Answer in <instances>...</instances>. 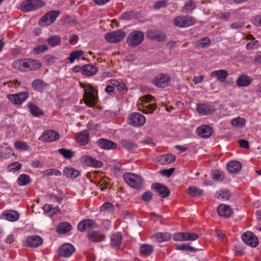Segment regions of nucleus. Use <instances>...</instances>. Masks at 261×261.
I'll return each mask as SVG.
<instances>
[{
    "label": "nucleus",
    "mask_w": 261,
    "mask_h": 261,
    "mask_svg": "<svg viewBox=\"0 0 261 261\" xmlns=\"http://www.w3.org/2000/svg\"><path fill=\"white\" fill-rule=\"evenodd\" d=\"M21 168V164L18 162H14L13 163L10 164L8 168L10 171L15 172Z\"/></svg>",
    "instance_id": "55"
},
{
    "label": "nucleus",
    "mask_w": 261,
    "mask_h": 261,
    "mask_svg": "<svg viewBox=\"0 0 261 261\" xmlns=\"http://www.w3.org/2000/svg\"><path fill=\"white\" fill-rule=\"evenodd\" d=\"M142 199L146 202L149 201L152 198V194L150 191H146L142 195Z\"/></svg>",
    "instance_id": "59"
},
{
    "label": "nucleus",
    "mask_w": 261,
    "mask_h": 261,
    "mask_svg": "<svg viewBox=\"0 0 261 261\" xmlns=\"http://www.w3.org/2000/svg\"><path fill=\"white\" fill-rule=\"evenodd\" d=\"M46 173V174L48 176L56 175L59 176L62 175L61 172L59 170L55 169L48 170Z\"/></svg>",
    "instance_id": "60"
},
{
    "label": "nucleus",
    "mask_w": 261,
    "mask_h": 261,
    "mask_svg": "<svg viewBox=\"0 0 261 261\" xmlns=\"http://www.w3.org/2000/svg\"><path fill=\"white\" fill-rule=\"evenodd\" d=\"M27 246L31 247H37L41 245L43 242L42 239L36 235L28 237L25 241Z\"/></svg>",
    "instance_id": "16"
},
{
    "label": "nucleus",
    "mask_w": 261,
    "mask_h": 261,
    "mask_svg": "<svg viewBox=\"0 0 261 261\" xmlns=\"http://www.w3.org/2000/svg\"><path fill=\"white\" fill-rule=\"evenodd\" d=\"M157 160L159 163L162 165H167L174 161L175 156L172 154H165L158 156Z\"/></svg>",
    "instance_id": "28"
},
{
    "label": "nucleus",
    "mask_w": 261,
    "mask_h": 261,
    "mask_svg": "<svg viewBox=\"0 0 261 261\" xmlns=\"http://www.w3.org/2000/svg\"><path fill=\"white\" fill-rule=\"evenodd\" d=\"M59 138V135L57 132L49 130L44 132L39 140L43 142H51L57 140Z\"/></svg>",
    "instance_id": "12"
},
{
    "label": "nucleus",
    "mask_w": 261,
    "mask_h": 261,
    "mask_svg": "<svg viewBox=\"0 0 261 261\" xmlns=\"http://www.w3.org/2000/svg\"><path fill=\"white\" fill-rule=\"evenodd\" d=\"M187 193L192 196H196L201 195L202 191L196 187H190L188 189Z\"/></svg>",
    "instance_id": "47"
},
{
    "label": "nucleus",
    "mask_w": 261,
    "mask_h": 261,
    "mask_svg": "<svg viewBox=\"0 0 261 261\" xmlns=\"http://www.w3.org/2000/svg\"><path fill=\"white\" fill-rule=\"evenodd\" d=\"M89 239L93 242H99L103 241L105 236L98 231H92L88 234Z\"/></svg>",
    "instance_id": "34"
},
{
    "label": "nucleus",
    "mask_w": 261,
    "mask_h": 261,
    "mask_svg": "<svg viewBox=\"0 0 261 261\" xmlns=\"http://www.w3.org/2000/svg\"><path fill=\"white\" fill-rule=\"evenodd\" d=\"M244 25V23L242 21H238L231 23L230 26L232 29H239L243 28Z\"/></svg>",
    "instance_id": "63"
},
{
    "label": "nucleus",
    "mask_w": 261,
    "mask_h": 261,
    "mask_svg": "<svg viewBox=\"0 0 261 261\" xmlns=\"http://www.w3.org/2000/svg\"><path fill=\"white\" fill-rule=\"evenodd\" d=\"M231 124L237 127H242L245 125L246 123L245 119L242 118H236L231 120Z\"/></svg>",
    "instance_id": "46"
},
{
    "label": "nucleus",
    "mask_w": 261,
    "mask_h": 261,
    "mask_svg": "<svg viewBox=\"0 0 261 261\" xmlns=\"http://www.w3.org/2000/svg\"><path fill=\"white\" fill-rule=\"evenodd\" d=\"M211 44V40L208 37H204L199 39L196 43V46L198 48H206Z\"/></svg>",
    "instance_id": "42"
},
{
    "label": "nucleus",
    "mask_w": 261,
    "mask_h": 261,
    "mask_svg": "<svg viewBox=\"0 0 261 261\" xmlns=\"http://www.w3.org/2000/svg\"><path fill=\"white\" fill-rule=\"evenodd\" d=\"M153 99V97L150 95H146L141 97L139 99V101L140 102L139 104H141L142 102H150Z\"/></svg>",
    "instance_id": "62"
},
{
    "label": "nucleus",
    "mask_w": 261,
    "mask_h": 261,
    "mask_svg": "<svg viewBox=\"0 0 261 261\" xmlns=\"http://www.w3.org/2000/svg\"><path fill=\"white\" fill-rule=\"evenodd\" d=\"M218 199L223 200H226L229 198L230 194L229 192L226 190H220L217 193Z\"/></svg>",
    "instance_id": "45"
},
{
    "label": "nucleus",
    "mask_w": 261,
    "mask_h": 261,
    "mask_svg": "<svg viewBox=\"0 0 261 261\" xmlns=\"http://www.w3.org/2000/svg\"><path fill=\"white\" fill-rule=\"evenodd\" d=\"M80 86L84 89L83 99L84 102L89 107L95 106L98 100L97 91L88 83H80Z\"/></svg>",
    "instance_id": "1"
},
{
    "label": "nucleus",
    "mask_w": 261,
    "mask_h": 261,
    "mask_svg": "<svg viewBox=\"0 0 261 261\" xmlns=\"http://www.w3.org/2000/svg\"><path fill=\"white\" fill-rule=\"evenodd\" d=\"M252 79L246 75L242 74L238 76L236 80V84L238 87H247L252 82Z\"/></svg>",
    "instance_id": "26"
},
{
    "label": "nucleus",
    "mask_w": 261,
    "mask_h": 261,
    "mask_svg": "<svg viewBox=\"0 0 261 261\" xmlns=\"http://www.w3.org/2000/svg\"><path fill=\"white\" fill-rule=\"evenodd\" d=\"M84 54L85 52L81 50L73 51L69 54L68 59L70 63H73L75 60L80 59Z\"/></svg>",
    "instance_id": "38"
},
{
    "label": "nucleus",
    "mask_w": 261,
    "mask_h": 261,
    "mask_svg": "<svg viewBox=\"0 0 261 261\" xmlns=\"http://www.w3.org/2000/svg\"><path fill=\"white\" fill-rule=\"evenodd\" d=\"M122 242V235L120 232L113 234L111 237V244L113 247H119Z\"/></svg>",
    "instance_id": "37"
},
{
    "label": "nucleus",
    "mask_w": 261,
    "mask_h": 261,
    "mask_svg": "<svg viewBox=\"0 0 261 261\" xmlns=\"http://www.w3.org/2000/svg\"><path fill=\"white\" fill-rule=\"evenodd\" d=\"M81 161L88 166L95 168H100L102 166V163L100 161H97L91 156L84 155L81 159Z\"/></svg>",
    "instance_id": "14"
},
{
    "label": "nucleus",
    "mask_w": 261,
    "mask_h": 261,
    "mask_svg": "<svg viewBox=\"0 0 261 261\" xmlns=\"http://www.w3.org/2000/svg\"><path fill=\"white\" fill-rule=\"evenodd\" d=\"M242 241L247 245L255 247L258 244L257 237L251 231H247L242 235Z\"/></svg>",
    "instance_id": "11"
},
{
    "label": "nucleus",
    "mask_w": 261,
    "mask_h": 261,
    "mask_svg": "<svg viewBox=\"0 0 261 261\" xmlns=\"http://www.w3.org/2000/svg\"><path fill=\"white\" fill-rule=\"evenodd\" d=\"M199 235L194 232H185L186 241H194L198 239Z\"/></svg>",
    "instance_id": "53"
},
{
    "label": "nucleus",
    "mask_w": 261,
    "mask_h": 261,
    "mask_svg": "<svg viewBox=\"0 0 261 261\" xmlns=\"http://www.w3.org/2000/svg\"><path fill=\"white\" fill-rule=\"evenodd\" d=\"M17 181L19 186H25L30 182V178L29 175L25 174H22L19 176Z\"/></svg>",
    "instance_id": "43"
},
{
    "label": "nucleus",
    "mask_w": 261,
    "mask_h": 261,
    "mask_svg": "<svg viewBox=\"0 0 261 261\" xmlns=\"http://www.w3.org/2000/svg\"><path fill=\"white\" fill-rule=\"evenodd\" d=\"M63 174L68 178H75L79 176L80 172L72 167H66L64 169Z\"/></svg>",
    "instance_id": "33"
},
{
    "label": "nucleus",
    "mask_w": 261,
    "mask_h": 261,
    "mask_svg": "<svg viewBox=\"0 0 261 261\" xmlns=\"http://www.w3.org/2000/svg\"><path fill=\"white\" fill-rule=\"evenodd\" d=\"M58 152L62 154L64 158L67 159L71 158L74 154V153L72 151L68 149H66L64 148H61L58 150Z\"/></svg>",
    "instance_id": "50"
},
{
    "label": "nucleus",
    "mask_w": 261,
    "mask_h": 261,
    "mask_svg": "<svg viewBox=\"0 0 261 261\" xmlns=\"http://www.w3.org/2000/svg\"><path fill=\"white\" fill-rule=\"evenodd\" d=\"M217 211L219 215L223 217H229L232 214V210L229 205L226 204H220Z\"/></svg>",
    "instance_id": "27"
},
{
    "label": "nucleus",
    "mask_w": 261,
    "mask_h": 261,
    "mask_svg": "<svg viewBox=\"0 0 261 261\" xmlns=\"http://www.w3.org/2000/svg\"><path fill=\"white\" fill-rule=\"evenodd\" d=\"M60 12L57 10L50 11L43 15L39 21V25L47 26L52 24L60 15Z\"/></svg>",
    "instance_id": "5"
},
{
    "label": "nucleus",
    "mask_w": 261,
    "mask_h": 261,
    "mask_svg": "<svg viewBox=\"0 0 261 261\" xmlns=\"http://www.w3.org/2000/svg\"><path fill=\"white\" fill-rule=\"evenodd\" d=\"M125 36L124 32L118 30L106 34L105 39L110 43H117L122 40Z\"/></svg>",
    "instance_id": "10"
},
{
    "label": "nucleus",
    "mask_w": 261,
    "mask_h": 261,
    "mask_svg": "<svg viewBox=\"0 0 261 261\" xmlns=\"http://www.w3.org/2000/svg\"><path fill=\"white\" fill-rule=\"evenodd\" d=\"M153 250V246L149 244H143L140 247V252L141 254L146 256L151 255Z\"/></svg>",
    "instance_id": "35"
},
{
    "label": "nucleus",
    "mask_w": 261,
    "mask_h": 261,
    "mask_svg": "<svg viewBox=\"0 0 261 261\" xmlns=\"http://www.w3.org/2000/svg\"><path fill=\"white\" fill-rule=\"evenodd\" d=\"M213 129L208 125H202L198 127L196 132L198 136L202 138H208L213 133Z\"/></svg>",
    "instance_id": "17"
},
{
    "label": "nucleus",
    "mask_w": 261,
    "mask_h": 261,
    "mask_svg": "<svg viewBox=\"0 0 261 261\" xmlns=\"http://www.w3.org/2000/svg\"><path fill=\"white\" fill-rule=\"evenodd\" d=\"M144 37V34L142 32L134 31L128 34L126 42L130 46H136L143 41Z\"/></svg>",
    "instance_id": "4"
},
{
    "label": "nucleus",
    "mask_w": 261,
    "mask_h": 261,
    "mask_svg": "<svg viewBox=\"0 0 261 261\" xmlns=\"http://www.w3.org/2000/svg\"><path fill=\"white\" fill-rule=\"evenodd\" d=\"M97 143L100 148L104 149H112L117 147L115 143L105 139H99Z\"/></svg>",
    "instance_id": "21"
},
{
    "label": "nucleus",
    "mask_w": 261,
    "mask_h": 261,
    "mask_svg": "<svg viewBox=\"0 0 261 261\" xmlns=\"http://www.w3.org/2000/svg\"><path fill=\"white\" fill-rule=\"evenodd\" d=\"M12 66L17 70L25 72L27 71V59L15 60L12 62Z\"/></svg>",
    "instance_id": "23"
},
{
    "label": "nucleus",
    "mask_w": 261,
    "mask_h": 261,
    "mask_svg": "<svg viewBox=\"0 0 261 261\" xmlns=\"http://www.w3.org/2000/svg\"><path fill=\"white\" fill-rule=\"evenodd\" d=\"M128 123L135 127L142 126L146 121L145 117L139 113H133L128 116Z\"/></svg>",
    "instance_id": "6"
},
{
    "label": "nucleus",
    "mask_w": 261,
    "mask_h": 261,
    "mask_svg": "<svg viewBox=\"0 0 261 261\" xmlns=\"http://www.w3.org/2000/svg\"><path fill=\"white\" fill-rule=\"evenodd\" d=\"M213 179L216 181H222L224 178L223 173L219 170H214L212 172Z\"/></svg>",
    "instance_id": "49"
},
{
    "label": "nucleus",
    "mask_w": 261,
    "mask_h": 261,
    "mask_svg": "<svg viewBox=\"0 0 261 261\" xmlns=\"http://www.w3.org/2000/svg\"><path fill=\"white\" fill-rule=\"evenodd\" d=\"M2 154V159H8L11 155L16 156L13 149L9 147H6L4 150V152H0Z\"/></svg>",
    "instance_id": "48"
},
{
    "label": "nucleus",
    "mask_w": 261,
    "mask_h": 261,
    "mask_svg": "<svg viewBox=\"0 0 261 261\" xmlns=\"http://www.w3.org/2000/svg\"><path fill=\"white\" fill-rule=\"evenodd\" d=\"M195 7V3L192 1H190L185 5L183 8V12H187L189 11H191L193 9H194Z\"/></svg>",
    "instance_id": "52"
},
{
    "label": "nucleus",
    "mask_w": 261,
    "mask_h": 261,
    "mask_svg": "<svg viewBox=\"0 0 261 261\" xmlns=\"http://www.w3.org/2000/svg\"><path fill=\"white\" fill-rule=\"evenodd\" d=\"M97 226L96 223L92 220L87 219L81 221L77 226V228L80 231L95 228Z\"/></svg>",
    "instance_id": "15"
},
{
    "label": "nucleus",
    "mask_w": 261,
    "mask_h": 261,
    "mask_svg": "<svg viewBox=\"0 0 261 261\" xmlns=\"http://www.w3.org/2000/svg\"><path fill=\"white\" fill-rule=\"evenodd\" d=\"M170 79V78L169 75L161 73L152 80V83L156 87L164 88L169 85Z\"/></svg>",
    "instance_id": "9"
},
{
    "label": "nucleus",
    "mask_w": 261,
    "mask_h": 261,
    "mask_svg": "<svg viewBox=\"0 0 261 261\" xmlns=\"http://www.w3.org/2000/svg\"><path fill=\"white\" fill-rule=\"evenodd\" d=\"M41 66L40 61L31 59H27V71L35 70Z\"/></svg>",
    "instance_id": "30"
},
{
    "label": "nucleus",
    "mask_w": 261,
    "mask_h": 261,
    "mask_svg": "<svg viewBox=\"0 0 261 261\" xmlns=\"http://www.w3.org/2000/svg\"><path fill=\"white\" fill-rule=\"evenodd\" d=\"M156 109V106L154 104H151L147 106L145 109L142 110V112L145 114L152 113Z\"/></svg>",
    "instance_id": "58"
},
{
    "label": "nucleus",
    "mask_w": 261,
    "mask_h": 261,
    "mask_svg": "<svg viewBox=\"0 0 261 261\" xmlns=\"http://www.w3.org/2000/svg\"><path fill=\"white\" fill-rule=\"evenodd\" d=\"M61 42V38L58 35H54L48 38L47 39L48 44L51 47L58 45Z\"/></svg>",
    "instance_id": "44"
},
{
    "label": "nucleus",
    "mask_w": 261,
    "mask_h": 261,
    "mask_svg": "<svg viewBox=\"0 0 261 261\" xmlns=\"http://www.w3.org/2000/svg\"><path fill=\"white\" fill-rule=\"evenodd\" d=\"M196 110L200 114L203 115H210L215 111V109L213 106L206 104H197Z\"/></svg>",
    "instance_id": "19"
},
{
    "label": "nucleus",
    "mask_w": 261,
    "mask_h": 261,
    "mask_svg": "<svg viewBox=\"0 0 261 261\" xmlns=\"http://www.w3.org/2000/svg\"><path fill=\"white\" fill-rule=\"evenodd\" d=\"M228 75V72L225 70H215L211 73L212 76L216 77L220 82H224Z\"/></svg>",
    "instance_id": "29"
},
{
    "label": "nucleus",
    "mask_w": 261,
    "mask_h": 261,
    "mask_svg": "<svg viewBox=\"0 0 261 261\" xmlns=\"http://www.w3.org/2000/svg\"><path fill=\"white\" fill-rule=\"evenodd\" d=\"M196 21L192 17L177 16L173 21L175 25L179 28H186L195 24Z\"/></svg>",
    "instance_id": "7"
},
{
    "label": "nucleus",
    "mask_w": 261,
    "mask_h": 261,
    "mask_svg": "<svg viewBox=\"0 0 261 261\" xmlns=\"http://www.w3.org/2000/svg\"><path fill=\"white\" fill-rule=\"evenodd\" d=\"M71 229V225L68 222L60 223L57 228V231L60 234H64Z\"/></svg>",
    "instance_id": "39"
},
{
    "label": "nucleus",
    "mask_w": 261,
    "mask_h": 261,
    "mask_svg": "<svg viewBox=\"0 0 261 261\" xmlns=\"http://www.w3.org/2000/svg\"><path fill=\"white\" fill-rule=\"evenodd\" d=\"M48 48V47L46 45L42 44L40 46H37L34 49V50L35 53L37 54H40L43 53V51L46 50Z\"/></svg>",
    "instance_id": "61"
},
{
    "label": "nucleus",
    "mask_w": 261,
    "mask_h": 261,
    "mask_svg": "<svg viewBox=\"0 0 261 261\" xmlns=\"http://www.w3.org/2000/svg\"><path fill=\"white\" fill-rule=\"evenodd\" d=\"M176 249L182 251L189 250L191 252H194L196 250V249L190 246L188 244H186L177 245L176 246Z\"/></svg>",
    "instance_id": "51"
},
{
    "label": "nucleus",
    "mask_w": 261,
    "mask_h": 261,
    "mask_svg": "<svg viewBox=\"0 0 261 261\" xmlns=\"http://www.w3.org/2000/svg\"><path fill=\"white\" fill-rule=\"evenodd\" d=\"M151 188L155 189L158 194L162 197H166L170 194L169 190L163 185L159 184H153Z\"/></svg>",
    "instance_id": "22"
},
{
    "label": "nucleus",
    "mask_w": 261,
    "mask_h": 261,
    "mask_svg": "<svg viewBox=\"0 0 261 261\" xmlns=\"http://www.w3.org/2000/svg\"><path fill=\"white\" fill-rule=\"evenodd\" d=\"M123 178L125 182L133 188L139 189L142 187L143 179L137 174L126 173L123 174Z\"/></svg>",
    "instance_id": "2"
},
{
    "label": "nucleus",
    "mask_w": 261,
    "mask_h": 261,
    "mask_svg": "<svg viewBox=\"0 0 261 261\" xmlns=\"http://www.w3.org/2000/svg\"><path fill=\"white\" fill-rule=\"evenodd\" d=\"M147 36L151 39H155L160 41L164 40L166 37L164 33L156 30H149Z\"/></svg>",
    "instance_id": "25"
},
{
    "label": "nucleus",
    "mask_w": 261,
    "mask_h": 261,
    "mask_svg": "<svg viewBox=\"0 0 261 261\" xmlns=\"http://www.w3.org/2000/svg\"><path fill=\"white\" fill-rule=\"evenodd\" d=\"M254 25L261 27V15H256L252 20Z\"/></svg>",
    "instance_id": "64"
},
{
    "label": "nucleus",
    "mask_w": 261,
    "mask_h": 261,
    "mask_svg": "<svg viewBox=\"0 0 261 261\" xmlns=\"http://www.w3.org/2000/svg\"><path fill=\"white\" fill-rule=\"evenodd\" d=\"M44 6L41 0H27L20 5L21 10L23 12H29L39 9Z\"/></svg>",
    "instance_id": "3"
},
{
    "label": "nucleus",
    "mask_w": 261,
    "mask_h": 261,
    "mask_svg": "<svg viewBox=\"0 0 261 261\" xmlns=\"http://www.w3.org/2000/svg\"><path fill=\"white\" fill-rule=\"evenodd\" d=\"M31 113L35 116H39L43 114V112L36 105L30 103L28 105Z\"/></svg>",
    "instance_id": "40"
},
{
    "label": "nucleus",
    "mask_w": 261,
    "mask_h": 261,
    "mask_svg": "<svg viewBox=\"0 0 261 261\" xmlns=\"http://www.w3.org/2000/svg\"><path fill=\"white\" fill-rule=\"evenodd\" d=\"M32 86L34 90L38 91H42L45 86V84L43 81L40 79H37L34 80L32 82Z\"/></svg>",
    "instance_id": "41"
},
{
    "label": "nucleus",
    "mask_w": 261,
    "mask_h": 261,
    "mask_svg": "<svg viewBox=\"0 0 261 261\" xmlns=\"http://www.w3.org/2000/svg\"><path fill=\"white\" fill-rule=\"evenodd\" d=\"M98 71L96 67L92 64H86L82 66V74L87 76L95 75Z\"/></svg>",
    "instance_id": "24"
},
{
    "label": "nucleus",
    "mask_w": 261,
    "mask_h": 261,
    "mask_svg": "<svg viewBox=\"0 0 261 261\" xmlns=\"http://www.w3.org/2000/svg\"><path fill=\"white\" fill-rule=\"evenodd\" d=\"M172 238L171 234L169 232H158L151 237L153 241L162 243L170 240Z\"/></svg>",
    "instance_id": "20"
},
{
    "label": "nucleus",
    "mask_w": 261,
    "mask_h": 261,
    "mask_svg": "<svg viewBox=\"0 0 261 261\" xmlns=\"http://www.w3.org/2000/svg\"><path fill=\"white\" fill-rule=\"evenodd\" d=\"M16 149L21 151H27L31 149L30 146L25 142L18 140L14 143Z\"/></svg>",
    "instance_id": "36"
},
{
    "label": "nucleus",
    "mask_w": 261,
    "mask_h": 261,
    "mask_svg": "<svg viewBox=\"0 0 261 261\" xmlns=\"http://www.w3.org/2000/svg\"><path fill=\"white\" fill-rule=\"evenodd\" d=\"M241 164L238 161H230L227 164V168L231 173H236L241 169Z\"/></svg>",
    "instance_id": "32"
},
{
    "label": "nucleus",
    "mask_w": 261,
    "mask_h": 261,
    "mask_svg": "<svg viewBox=\"0 0 261 261\" xmlns=\"http://www.w3.org/2000/svg\"><path fill=\"white\" fill-rule=\"evenodd\" d=\"M29 93L28 92H22L16 94L8 95V99L15 105H21L29 97Z\"/></svg>",
    "instance_id": "8"
},
{
    "label": "nucleus",
    "mask_w": 261,
    "mask_h": 261,
    "mask_svg": "<svg viewBox=\"0 0 261 261\" xmlns=\"http://www.w3.org/2000/svg\"><path fill=\"white\" fill-rule=\"evenodd\" d=\"M114 206L110 202H106L100 207L101 212H112L113 211Z\"/></svg>",
    "instance_id": "56"
},
{
    "label": "nucleus",
    "mask_w": 261,
    "mask_h": 261,
    "mask_svg": "<svg viewBox=\"0 0 261 261\" xmlns=\"http://www.w3.org/2000/svg\"><path fill=\"white\" fill-rule=\"evenodd\" d=\"M74 251L75 249L73 245L66 243L63 244L59 248L58 252L60 256L64 257H68L72 254Z\"/></svg>",
    "instance_id": "13"
},
{
    "label": "nucleus",
    "mask_w": 261,
    "mask_h": 261,
    "mask_svg": "<svg viewBox=\"0 0 261 261\" xmlns=\"http://www.w3.org/2000/svg\"><path fill=\"white\" fill-rule=\"evenodd\" d=\"M2 215L5 219L11 222H15L19 218V214L13 210H6L3 212Z\"/></svg>",
    "instance_id": "18"
},
{
    "label": "nucleus",
    "mask_w": 261,
    "mask_h": 261,
    "mask_svg": "<svg viewBox=\"0 0 261 261\" xmlns=\"http://www.w3.org/2000/svg\"><path fill=\"white\" fill-rule=\"evenodd\" d=\"M259 42L258 41L255 40L249 42L246 46V48L248 50H251L259 47Z\"/></svg>",
    "instance_id": "57"
},
{
    "label": "nucleus",
    "mask_w": 261,
    "mask_h": 261,
    "mask_svg": "<svg viewBox=\"0 0 261 261\" xmlns=\"http://www.w3.org/2000/svg\"><path fill=\"white\" fill-rule=\"evenodd\" d=\"M173 239L175 241H186L185 232H180L174 233L173 236Z\"/></svg>",
    "instance_id": "54"
},
{
    "label": "nucleus",
    "mask_w": 261,
    "mask_h": 261,
    "mask_svg": "<svg viewBox=\"0 0 261 261\" xmlns=\"http://www.w3.org/2000/svg\"><path fill=\"white\" fill-rule=\"evenodd\" d=\"M89 133L87 131L84 130L77 135L76 141L81 145H84L88 142Z\"/></svg>",
    "instance_id": "31"
}]
</instances>
